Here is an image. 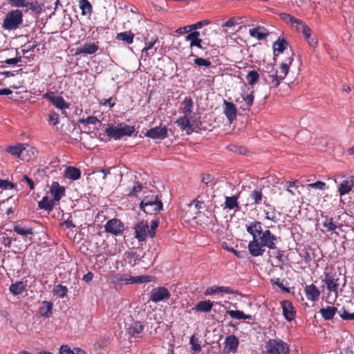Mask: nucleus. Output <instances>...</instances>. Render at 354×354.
<instances>
[{"instance_id":"nucleus-1","label":"nucleus","mask_w":354,"mask_h":354,"mask_svg":"<svg viewBox=\"0 0 354 354\" xmlns=\"http://www.w3.org/2000/svg\"><path fill=\"white\" fill-rule=\"evenodd\" d=\"M246 231L252 236V239L248 245V251L252 257L263 256L266 248L270 250L277 248L279 237L269 230L263 231L262 223L260 221H254L246 225Z\"/></svg>"},{"instance_id":"nucleus-2","label":"nucleus","mask_w":354,"mask_h":354,"mask_svg":"<svg viewBox=\"0 0 354 354\" xmlns=\"http://www.w3.org/2000/svg\"><path fill=\"white\" fill-rule=\"evenodd\" d=\"M24 24V14L19 9H12L6 12L1 27L3 30L15 31L20 28Z\"/></svg>"},{"instance_id":"nucleus-3","label":"nucleus","mask_w":354,"mask_h":354,"mask_svg":"<svg viewBox=\"0 0 354 354\" xmlns=\"http://www.w3.org/2000/svg\"><path fill=\"white\" fill-rule=\"evenodd\" d=\"M140 208L147 214L156 215L162 210L163 205L157 195L150 194L145 196L140 204Z\"/></svg>"},{"instance_id":"nucleus-4","label":"nucleus","mask_w":354,"mask_h":354,"mask_svg":"<svg viewBox=\"0 0 354 354\" xmlns=\"http://www.w3.org/2000/svg\"><path fill=\"white\" fill-rule=\"evenodd\" d=\"M265 354H289L290 346L280 338L269 339L265 342Z\"/></svg>"},{"instance_id":"nucleus-5","label":"nucleus","mask_w":354,"mask_h":354,"mask_svg":"<svg viewBox=\"0 0 354 354\" xmlns=\"http://www.w3.org/2000/svg\"><path fill=\"white\" fill-rule=\"evenodd\" d=\"M136 131L133 126L128 124H119L118 126H109L106 128L105 133L110 137L115 140H120L123 136H131Z\"/></svg>"},{"instance_id":"nucleus-6","label":"nucleus","mask_w":354,"mask_h":354,"mask_svg":"<svg viewBox=\"0 0 354 354\" xmlns=\"http://www.w3.org/2000/svg\"><path fill=\"white\" fill-rule=\"evenodd\" d=\"M28 147H29L28 145L19 143L17 145L8 147L6 151L14 156L21 158L24 161L28 162L35 158V150L34 148H30L28 151L31 152L30 155L25 156V152Z\"/></svg>"},{"instance_id":"nucleus-7","label":"nucleus","mask_w":354,"mask_h":354,"mask_svg":"<svg viewBox=\"0 0 354 354\" xmlns=\"http://www.w3.org/2000/svg\"><path fill=\"white\" fill-rule=\"evenodd\" d=\"M43 97L49 101L55 107L66 113V109L69 108V103L66 102L62 96L55 95V92L48 91L43 95Z\"/></svg>"},{"instance_id":"nucleus-8","label":"nucleus","mask_w":354,"mask_h":354,"mask_svg":"<svg viewBox=\"0 0 354 354\" xmlns=\"http://www.w3.org/2000/svg\"><path fill=\"white\" fill-rule=\"evenodd\" d=\"M104 230L106 233L120 236L124 230V223L118 218H112L109 220L104 225Z\"/></svg>"},{"instance_id":"nucleus-9","label":"nucleus","mask_w":354,"mask_h":354,"mask_svg":"<svg viewBox=\"0 0 354 354\" xmlns=\"http://www.w3.org/2000/svg\"><path fill=\"white\" fill-rule=\"evenodd\" d=\"M171 294L167 288L163 286L153 288L150 292V300L159 302L169 299Z\"/></svg>"},{"instance_id":"nucleus-10","label":"nucleus","mask_w":354,"mask_h":354,"mask_svg":"<svg viewBox=\"0 0 354 354\" xmlns=\"http://www.w3.org/2000/svg\"><path fill=\"white\" fill-rule=\"evenodd\" d=\"M323 281L329 292L337 293L339 283V278L337 277L336 273L324 272V279Z\"/></svg>"},{"instance_id":"nucleus-11","label":"nucleus","mask_w":354,"mask_h":354,"mask_svg":"<svg viewBox=\"0 0 354 354\" xmlns=\"http://www.w3.org/2000/svg\"><path fill=\"white\" fill-rule=\"evenodd\" d=\"M145 136L153 140H164L168 136V129L166 127H156L149 129Z\"/></svg>"},{"instance_id":"nucleus-12","label":"nucleus","mask_w":354,"mask_h":354,"mask_svg":"<svg viewBox=\"0 0 354 354\" xmlns=\"http://www.w3.org/2000/svg\"><path fill=\"white\" fill-rule=\"evenodd\" d=\"M149 224L146 221L138 222L134 227L135 237L139 241H145L149 236L148 234Z\"/></svg>"},{"instance_id":"nucleus-13","label":"nucleus","mask_w":354,"mask_h":354,"mask_svg":"<svg viewBox=\"0 0 354 354\" xmlns=\"http://www.w3.org/2000/svg\"><path fill=\"white\" fill-rule=\"evenodd\" d=\"M239 344V338L234 335H230L225 337L224 342V351L225 353H235Z\"/></svg>"},{"instance_id":"nucleus-14","label":"nucleus","mask_w":354,"mask_h":354,"mask_svg":"<svg viewBox=\"0 0 354 354\" xmlns=\"http://www.w3.org/2000/svg\"><path fill=\"white\" fill-rule=\"evenodd\" d=\"M223 113L230 123H232L236 118L237 109L234 104L225 100L223 102Z\"/></svg>"},{"instance_id":"nucleus-15","label":"nucleus","mask_w":354,"mask_h":354,"mask_svg":"<svg viewBox=\"0 0 354 354\" xmlns=\"http://www.w3.org/2000/svg\"><path fill=\"white\" fill-rule=\"evenodd\" d=\"M283 315L285 319L289 322L293 320L295 317L296 311L291 301L284 300L281 302Z\"/></svg>"},{"instance_id":"nucleus-16","label":"nucleus","mask_w":354,"mask_h":354,"mask_svg":"<svg viewBox=\"0 0 354 354\" xmlns=\"http://www.w3.org/2000/svg\"><path fill=\"white\" fill-rule=\"evenodd\" d=\"M50 193L56 202H59L66 194V189L59 185L58 182L54 181L50 187Z\"/></svg>"},{"instance_id":"nucleus-17","label":"nucleus","mask_w":354,"mask_h":354,"mask_svg":"<svg viewBox=\"0 0 354 354\" xmlns=\"http://www.w3.org/2000/svg\"><path fill=\"white\" fill-rule=\"evenodd\" d=\"M354 187V176L344 179L338 186V192L341 196L348 194Z\"/></svg>"},{"instance_id":"nucleus-18","label":"nucleus","mask_w":354,"mask_h":354,"mask_svg":"<svg viewBox=\"0 0 354 354\" xmlns=\"http://www.w3.org/2000/svg\"><path fill=\"white\" fill-rule=\"evenodd\" d=\"M304 293L308 300L316 301L319 299L321 292L318 288L312 283L305 286Z\"/></svg>"},{"instance_id":"nucleus-19","label":"nucleus","mask_w":354,"mask_h":354,"mask_svg":"<svg viewBox=\"0 0 354 354\" xmlns=\"http://www.w3.org/2000/svg\"><path fill=\"white\" fill-rule=\"evenodd\" d=\"M99 48L98 42L85 43L80 48L76 49L75 55H91L97 51Z\"/></svg>"},{"instance_id":"nucleus-20","label":"nucleus","mask_w":354,"mask_h":354,"mask_svg":"<svg viewBox=\"0 0 354 354\" xmlns=\"http://www.w3.org/2000/svg\"><path fill=\"white\" fill-rule=\"evenodd\" d=\"M175 123L178 125V127L180 128L181 130L185 131L187 135H189L192 133L193 124L187 118V115H185V116L178 118Z\"/></svg>"},{"instance_id":"nucleus-21","label":"nucleus","mask_w":354,"mask_h":354,"mask_svg":"<svg viewBox=\"0 0 354 354\" xmlns=\"http://www.w3.org/2000/svg\"><path fill=\"white\" fill-rule=\"evenodd\" d=\"M323 222L322 225L326 229V232L335 233V230L341 227V224L337 225L333 218L328 216L322 215ZM337 234V233L336 232Z\"/></svg>"},{"instance_id":"nucleus-22","label":"nucleus","mask_w":354,"mask_h":354,"mask_svg":"<svg viewBox=\"0 0 354 354\" xmlns=\"http://www.w3.org/2000/svg\"><path fill=\"white\" fill-rule=\"evenodd\" d=\"M144 330V326L140 322H133L128 328V333L131 338H138Z\"/></svg>"},{"instance_id":"nucleus-23","label":"nucleus","mask_w":354,"mask_h":354,"mask_svg":"<svg viewBox=\"0 0 354 354\" xmlns=\"http://www.w3.org/2000/svg\"><path fill=\"white\" fill-rule=\"evenodd\" d=\"M55 201L50 198L49 196H45L42 199L38 202V207L40 209H44L47 212H50L55 206Z\"/></svg>"},{"instance_id":"nucleus-24","label":"nucleus","mask_w":354,"mask_h":354,"mask_svg":"<svg viewBox=\"0 0 354 354\" xmlns=\"http://www.w3.org/2000/svg\"><path fill=\"white\" fill-rule=\"evenodd\" d=\"M293 53L291 52V55L288 56L281 64L280 66V71L278 72L279 73V78L280 79H284L286 76L287 75L290 66L292 64V62L293 61L292 57Z\"/></svg>"},{"instance_id":"nucleus-25","label":"nucleus","mask_w":354,"mask_h":354,"mask_svg":"<svg viewBox=\"0 0 354 354\" xmlns=\"http://www.w3.org/2000/svg\"><path fill=\"white\" fill-rule=\"evenodd\" d=\"M64 176L68 179L76 180L81 177V171L75 167L69 166L65 169Z\"/></svg>"},{"instance_id":"nucleus-26","label":"nucleus","mask_w":354,"mask_h":354,"mask_svg":"<svg viewBox=\"0 0 354 354\" xmlns=\"http://www.w3.org/2000/svg\"><path fill=\"white\" fill-rule=\"evenodd\" d=\"M218 292H223L225 294H232V290L230 289V288L227 286H214V287H209L207 288L204 294L205 295H212L213 294L218 293Z\"/></svg>"},{"instance_id":"nucleus-27","label":"nucleus","mask_w":354,"mask_h":354,"mask_svg":"<svg viewBox=\"0 0 354 354\" xmlns=\"http://www.w3.org/2000/svg\"><path fill=\"white\" fill-rule=\"evenodd\" d=\"M213 302L210 300H204L199 301L194 308V310L198 312L209 313L213 307Z\"/></svg>"},{"instance_id":"nucleus-28","label":"nucleus","mask_w":354,"mask_h":354,"mask_svg":"<svg viewBox=\"0 0 354 354\" xmlns=\"http://www.w3.org/2000/svg\"><path fill=\"white\" fill-rule=\"evenodd\" d=\"M337 311V308L335 306H327L326 308H322L319 310V313L325 320L332 319L335 313Z\"/></svg>"},{"instance_id":"nucleus-29","label":"nucleus","mask_w":354,"mask_h":354,"mask_svg":"<svg viewBox=\"0 0 354 354\" xmlns=\"http://www.w3.org/2000/svg\"><path fill=\"white\" fill-rule=\"evenodd\" d=\"M287 41L285 39L279 38L273 43L274 56H277L279 54L282 53L284 50L287 48Z\"/></svg>"},{"instance_id":"nucleus-30","label":"nucleus","mask_w":354,"mask_h":354,"mask_svg":"<svg viewBox=\"0 0 354 354\" xmlns=\"http://www.w3.org/2000/svg\"><path fill=\"white\" fill-rule=\"evenodd\" d=\"M53 304L50 301H44L42 306L38 310V314L41 317H48L51 314Z\"/></svg>"},{"instance_id":"nucleus-31","label":"nucleus","mask_w":354,"mask_h":354,"mask_svg":"<svg viewBox=\"0 0 354 354\" xmlns=\"http://www.w3.org/2000/svg\"><path fill=\"white\" fill-rule=\"evenodd\" d=\"M134 33L131 31H125L118 33L115 38L119 41H122L127 44H131L133 42Z\"/></svg>"},{"instance_id":"nucleus-32","label":"nucleus","mask_w":354,"mask_h":354,"mask_svg":"<svg viewBox=\"0 0 354 354\" xmlns=\"http://www.w3.org/2000/svg\"><path fill=\"white\" fill-rule=\"evenodd\" d=\"M263 27L259 26L250 29V35L251 37L257 38L258 40H262L267 37L268 33L264 32Z\"/></svg>"},{"instance_id":"nucleus-33","label":"nucleus","mask_w":354,"mask_h":354,"mask_svg":"<svg viewBox=\"0 0 354 354\" xmlns=\"http://www.w3.org/2000/svg\"><path fill=\"white\" fill-rule=\"evenodd\" d=\"M225 208L230 210L235 208L239 209V205L238 203L239 196H225Z\"/></svg>"},{"instance_id":"nucleus-34","label":"nucleus","mask_w":354,"mask_h":354,"mask_svg":"<svg viewBox=\"0 0 354 354\" xmlns=\"http://www.w3.org/2000/svg\"><path fill=\"white\" fill-rule=\"evenodd\" d=\"M351 301L347 302V305L344 306L339 311V314L340 317L344 320H354V312L348 313L349 306H353Z\"/></svg>"},{"instance_id":"nucleus-35","label":"nucleus","mask_w":354,"mask_h":354,"mask_svg":"<svg viewBox=\"0 0 354 354\" xmlns=\"http://www.w3.org/2000/svg\"><path fill=\"white\" fill-rule=\"evenodd\" d=\"M182 104L183 105L182 108L183 113L186 115H190L193 111L194 102L192 98L191 97H186L183 100Z\"/></svg>"},{"instance_id":"nucleus-36","label":"nucleus","mask_w":354,"mask_h":354,"mask_svg":"<svg viewBox=\"0 0 354 354\" xmlns=\"http://www.w3.org/2000/svg\"><path fill=\"white\" fill-rule=\"evenodd\" d=\"M26 285L24 281H17L15 283H12L10 288V291L14 295H18L22 293L26 290Z\"/></svg>"},{"instance_id":"nucleus-37","label":"nucleus","mask_w":354,"mask_h":354,"mask_svg":"<svg viewBox=\"0 0 354 354\" xmlns=\"http://www.w3.org/2000/svg\"><path fill=\"white\" fill-rule=\"evenodd\" d=\"M227 314L234 319H252V316L251 315H246L241 310H230L227 311Z\"/></svg>"},{"instance_id":"nucleus-38","label":"nucleus","mask_w":354,"mask_h":354,"mask_svg":"<svg viewBox=\"0 0 354 354\" xmlns=\"http://www.w3.org/2000/svg\"><path fill=\"white\" fill-rule=\"evenodd\" d=\"M26 8H28L32 12H35L36 14H40L43 9V4L39 3L37 1H26Z\"/></svg>"},{"instance_id":"nucleus-39","label":"nucleus","mask_w":354,"mask_h":354,"mask_svg":"<svg viewBox=\"0 0 354 354\" xmlns=\"http://www.w3.org/2000/svg\"><path fill=\"white\" fill-rule=\"evenodd\" d=\"M14 232L21 236H28L33 234L32 229L31 227H25L19 224H17L14 226Z\"/></svg>"},{"instance_id":"nucleus-40","label":"nucleus","mask_w":354,"mask_h":354,"mask_svg":"<svg viewBox=\"0 0 354 354\" xmlns=\"http://www.w3.org/2000/svg\"><path fill=\"white\" fill-rule=\"evenodd\" d=\"M60 354H86V353L80 348H76L74 351H72L68 346L62 345L60 347Z\"/></svg>"},{"instance_id":"nucleus-41","label":"nucleus","mask_w":354,"mask_h":354,"mask_svg":"<svg viewBox=\"0 0 354 354\" xmlns=\"http://www.w3.org/2000/svg\"><path fill=\"white\" fill-rule=\"evenodd\" d=\"M251 199L253 201V204L259 205L261 203L263 199V193L261 189H254L250 194Z\"/></svg>"},{"instance_id":"nucleus-42","label":"nucleus","mask_w":354,"mask_h":354,"mask_svg":"<svg viewBox=\"0 0 354 354\" xmlns=\"http://www.w3.org/2000/svg\"><path fill=\"white\" fill-rule=\"evenodd\" d=\"M241 97L243 100L245 102L248 109H250L253 105L254 103V91H251L250 93L243 91L241 93Z\"/></svg>"},{"instance_id":"nucleus-43","label":"nucleus","mask_w":354,"mask_h":354,"mask_svg":"<svg viewBox=\"0 0 354 354\" xmlns=\"http://www.w3.org/2000/svg\"><path fill=\"white\" fill-rule=\"evenodd\" d=\"M250 86H253L259 79V74L257 71H250L245 77Z\"/></svg>"},{"instance_id":"nucleus-44","label":"nucleus","mask_w":354,"mask_h":354,"mask_svg":"<svg viewBox=\"0 0 354 354\" xmlns=\"http://www.w3.org/2000/svg\"><path fill=\"white\" fill-rule=\"evenodd\" d=\"M297 29L298 31H301L304 34L305 38L310 37V35L312 32L311 29L306 26L302 21L299 20L297 24Z\"/></svg>"},{"instance_id":"nucleus-45","label":"nucleus","mask_w":354,"mask_h":354,"mask_svg":"<svg viewBox=\"0 0 354 354\" xmlns=\"http://www.w3.org/2000/svg\"><path fill=\"white\" fill-rule=\"evenodd\" d=\"M79 5L83 15L91 13L92 6L88 0H80Z\"/></svg>"},{"instance_id":"nucleus-46","label":"nucleus","mask_w":354,"mask_h":354,"mask_svg":"<svg viewBox=\"0 0 354 354\" xmlns=\"http://www.w3.org/2000/svg\"><path fill=\"white\" fill-rule=\"evenodd\" d=\"M268 209H265V218L267 220L272 221L274 223L277 221L275 208L271 205L268 206Z\"/></svg>"},{"instance_id":"nucleus-47","label":"nucleus","mask_w":354,"mask_h":354,"mask_svg":"<svg viewBox=\"0 0 354 354\" xmlns=\"http://www.w3.org/2000/svg\"><path fill=\"white\" fill-rule=\"evenodd\" d=\"M68 292V288L66 286H62L61 284L56 285L53 288L54 295L58 296L60 298L64 297Z\"/></svg>"},{"instance_id":"nucleus-48","label":"nucleus","mask_w":354,"mask_h":354,"mask_svg":"<svg viewBox=\"0 0 354 354\" xmlns=\"http://www.w3.org/2000/svg\"><path fill=\"white\" fill-rule=\"evenodd\" d=\"M152 281V277L149 275H140L137 277H131V283H142L145 282H150Z\"/></svg>"},{"instance_id":"nucleus-49","label":"nucleus","mask_w":354,"mask_h":354,"mask_svg":"<svg viewBox=\"0 0 354 354\" xmlns=\"http://www.w3.org/2000/svg\"><path fill=\"white\" fill-rule=\"evenodd\" d=\"M269 77L271 78V81L269 82L270 84V87L272 88H277L283 79L279 78V75L278 74V71H275L272 74L269 75Z\"/></svg>"},{"instance_id":"nucleus-50","label":"nucleus","mask_w":354,"mask_h":354,"mask_svg":"<svg viewBox=\"0 0 354 354\" xmlns=\"http://www.w3.org/2000/svg\"><path fill=\"white\" fill-rule=\"evenodd\" d=\"M189 343L191 344V348L193 351L196 353L201 351V346L198 343V339L195 337L194 335L191 337Z\"/></svg>"},{"instance_id":"nucleus-51","label":"nucleus","mask_w":354,"mask_h":354,"mask_svg":"<svg viewBox=\"0 0 354 354\" xmlns=\"http://www.w3.org/2000/svg\"><path fill=\"white\" fill-rule=\"evenodd\" d=\"M159 223H160V222H159V220H158V219L153 220L151 222L150 228H149V230L147 231L149 237L153 238L156 236V229L158 227Z\"/></svg>"},{"instance_id":"nucleus-52","label":"nucleus","mask_w":354,"mask_h":354,"mask_svg":"<svg viewBox=\"0 0 354 354\" xmlns=\"http://www.w3.org/2000/svg\"><path fill=\"white\" fill-rule=\"evenodd\" d=\"M194 62L198 66L209 67L212 64V62L209 59L198 57L194 59Z\"/></svg>"},{"instance_id":"nucleus-53","label":"nucleus","mask_w":354,"mask_h":354,"mask_svg":"<svg viewBox=\"0 0 354 354\" xmlns=\"http://www.w3.org/2000/svg\"><path fill=\"white\" fill-rule=\"evenodd\" d=\"M79 122L85 124H96L100 122V120L95 116H88L86 119H80Z\"/></svg>"},{"instance_id":"nucleus-54","label":"nucleus","mask_w":354,"mask_h":354,"mask_svg":"<svg viewBox=\"0 0 354 354\" xmlns=\"http://www.w3.org/2000/svg\"><path fill=\"white\" fill-rule=\"evenodd\" d=\"M48 121L50 124L55 126L59 122V115L55 111H50L49 113Z\"/></svg>"},{"instance_id":"nucleus-55","label":"nucleus","mask_w":354,"mask_h":354,"mask_svg":"<svg viewBox=\"0 0 354 354\" xmlns=\"http://www.w3.org/2000/svg\"><path fill=\"white\" fill-rule=\"evenodd\" d=\"M131 277L122 274H116L114 278L118 282H124L125 284H131Z\"/></svg>"},{"instance_id":"nucleus-56","label":"nucleus","mask_w":354,"mask_h":354,"mask_svg":"<svg viewBox=\"0 0 354 354\" xmlns=\"http://www.w3.org/2000/svg\"><path fill=\"white\" fill-rule=\"evenodd\" d=\"M307 187L311 189H318L320 190H324L326 187V183L322 181H317L313 183L308 184Z\"/></svg>"},{"instance_id":"nucleus-57","label":"nucleus","mask_w":354,"mask_h":354,"mask_svg":"<svg viewBox=\"0 0 354 354\" xmlns=\"http://www.w3.org/2000/svg\"><path fill=\"white\" fill-rule=\"evenodd\" d=\"M15 188L14 183L7 180H0V189H12Z\"/></svg>"},{"instance_id":"nucleus-58","label":"nucleus","mask_w":354,"mask_h":354,"mask_svg":"<svg viewBox=\"0 0 354 354\" xmlns=\"http://www.w3.org/2000/svg\"><path fill=\"white\" fill-rule=\"evenodd\" d=\"M157 42V39H154L151 41H146L145 46L142 50V53L149 55L150 53L149 50H151L154 46L155 44Z\"/></svg>"},{"instance_id":"nucleus-59","label":"nucleus","mask_w":354,"mask_h":354,"mask_svg":"<svg viewBox=\"0 0 354 354\" xmlns=\"http://www.w3.org/2000/svg\"><path fill=\"white\" fill-rule=\"evenodd\" d=\"M125 255L130 263H131L132 261H133V265H135L136 263V261L138 260L139 259V255L136 252H127Z\"/></svg>"},{"instance_id":"nucleus-60","label":"nucleus","mask_w":354,"mask_h":354,"mask_svg":"<svg viewBox=\"0 0 354 354\" xmlns=\"http://www.w3.org/2000/svg\"><path fill=\"white\" fill-rule=\"evenodd\" d=\"M9 4L15 8H24L26 0H8Z\"/></svg>"},{"instance_id":"nucleus-61","label":"nucleus","mask_w":354,"mask_h":354,"mask_svg":"<svg viewBox=\"0 0 354 354\" xmlns=\"http://www.w3.org/2000/svg\"><path fill=\"white\" fill-rule=\"evenodd\" d=\"M281 18L288 22L292 23V24H297L299 21V19H296L293 16H292L289 14H286V13L282 14Z\"/></svg>"},{"instance_id":"nucleus-62","label":"nucleus","mask_w":354,"mask_h":354,"mask_svg":"<svg viewBox=\"0 0 354 354\" xmlns=\"http://www.w3.org/2000/svg\"><path fill=\"white\" fill-rule=\"evenodd\" d=\"M142 189V186L140 183L136 182L129 192V196H135L137 193L140 192Z\"/></svg>"},{"instance_id":"nucleus-63","label":"nucleus","mask_w":354,"mask_h":354,"mask_svg":"<svg viewBox=\"0 0 354 354\" xmlns=\"http://www.w3.org/2000/svg\"><path fill=\"white\" fill-rule=\"evenodd\" d=\"M210 21L209 20H203L198 21L194 24H191L192 30H195L202 28L203 26L209 24Z\"/></svg>"},{"instance_id":"nucleus-64","label":"nucleus","mask_w":354,"mask_h":354,"mask_svg":"<svg viewBox=\"0 0 354 354\" xmlns=\"http://www.w3.org/2000/svg\"><path fill=\"white\" fill-rule=\"evenodd\" d=\"M22 183H26L30 187L31 190L34 189L35 188V183L34 181L29 178L27 175H24L21 179Z\"/></svg>"}]
</instances>
